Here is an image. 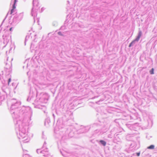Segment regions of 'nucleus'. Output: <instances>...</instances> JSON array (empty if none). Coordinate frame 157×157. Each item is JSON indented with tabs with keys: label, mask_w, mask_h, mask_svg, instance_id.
<instances>
[{
	"label": "nucleus",
	"mask_w": 157,
	"mask_h": 157,
	"mask_svg": "<svg viewBox=\"0 0 157 157\" xmlns=\"http://www.w3.org/2000/svg\"><path fill=\"white\" fill-rule=\"evenodd\" d=\"M16 2H17V0H15L14 2V4H16Z\"/></svg>",
	"instance_id": "11"
},
{
	"label": "nucleus",
	"mask_w": 157,
	"mask_h": 157,
	"mask_svg": "<svg viewBox=\"0 0 157 157\" xmlns=\"http://www.w3.org/2000/svg\"><path fill=\"white\" fill-rule=\"evenodd\" d=\"M141 36V32H140L139 33V34L138 36L140 37Z\"/></svg>",
	"instance_id": "5"
},
{
	"label": "nucleus",
	"mask_w": 157,
	"mask_h": 157,
	"mask_svg": "<svg viewBox=\"0 0 157 157\" xmlns=\"http://www.w3.org/2000/svg\"><path fill=\"white\" fill-rule=\"evenodd\" d=\"M12 28H11L10 29V31H12Z\"/></svg>",
	"instance_id": "12"
},
{
	"label": "nucleus",
	"mask_w": 157,
	"mask_h": 157,
	"mask_svg": "<svg viewBox=\"0 0 157 157\" xmlns=\"http://www.w3.org/2000/svg\"><path fill=\"white\" fill-rule=\"evenodd\" d=\"M11 79L10 78L9 79V81H8V84H9L10 82H11Z\"/></svg>",
	"instance_id": "9"
},
{
	"label": "nucleus",
	"mask_w": 157,
	"mask_h": 157,
	"mask_svg": "<svg viewBox=\"0 0 157 157\" xmlns=\"http://www.w3.org/2000/svg\"><path fill=\"white\" fill-rule=\"evenodd\" d=\"M100 142L104 146L106 144V142L103 140H101L100 141Z\"/></svg>",
	"instance_id": "1"
},
{
	"label": "nucleus",
	"mask_w": 157,
	"mask_h": 157,
	"mask_svg": "<svg viewBox=\"0 0 157 157\" xmlns=\"http://www.w3.org/2000/svg\"><path fill=\"white\" fill-rule=\"evenodd\" d=\"M134 42V41H133L129 45V47H131L132 46V44Z\"/></svg>",
	"instance_id": "4"
},
{
	"label": "nucleus",
	"mask_w": 157,
	"mask_h": 157,
	"mask_svg": "<svg viewBox=\"0 0 157 157\" xmlns=\"http://www.w3.org/2000/svg\"><path fill=\"white\" fill-rule=\"evenodd\" d=\"M147 148L148 149H154V146L152 145L147 147Z\"/></svg>",
	"instance_id": "2"
},
{
	"label": "nucleus",
	"mask_w": 157,
	"mask_h": 157,
	"mask_svg": "<svg viewBox=\"0 0 157 157\" xmlns=\"http://www.w3.org/2000/svg\"><path fill=\"white\" fill-rule=\"evenodd\" d=\"M15 4H14V3L13 5V9H14L16 8V6H15Z\"/></svg>",
	"instance_id": "6"
},
{
	"label": "nucleus",
	"mask_w": 157,
	"mask_h": 157,
	"mask_svg": "<svg viewBox=\"0 0 157 157\" xmlns=\"http://www.w3.org/2000/svg\"><path fill=\"white\" fill-rule=\"evenodd\" d=\"M139 39L138 38H136V39L135 40H134L133 41H134V42L136 41H138V40H139Z\"/></svg>",
	"instance_id": "8"
},
{
	"label": "nucleus",
	"mask_w": 157,
	"mask_h": 157,
	"mask_svg": "<svg viewBox=\"0 0 157 157\" xmlns=\"http://www.w3.org/2000/svg\"><path fill=\"white\" fill-rule=\"evenodd\" d=\"M137 38H138V39H139L140 37H139L138 36H137Z\"/></svg>",
	"instance_id": "13"
},
{
	"label": "nucleus",
	"mask_w": 157,
	"mask_h": 157,
	"mask_svg": "<svg viewBox=\"0 0 157 157\" xmlns=\"http://www.w3.org/2000/svg\"><path fill=\"white\" fill-rule=\"evenodd\" d=\"M14 10V9H12L11 10V14H12L13 13Z\"/></svg>",
	"instance_id": "7"
},
{
	"label": "nucleus",
	"mask_w": 157,
	"mask_h": 157,
	"mask_svg": "<svg viewBox=\"0 0 157 157\" xmlns=\"http://www.w3.org/2000/svg\"><path fill=\"white\" fill-rule=\"evenodd\" d=\"M150 73L151 74H154V69L152 68L151 69V70L150 71Z\"/></svg>",
	"instance_id": "3"
},
{
	"label": "nucleus",
	"mask_w": 157,
	"mask_h": 157,
	"mask_svg": "<svg viewBox=\"0 0 157 157\" xmlns=\"http://www.w3.org/2000/svg\"><path fill=\"white\" fill-rule=\"evenodd\" d=\"M140 152H139V153H136V154H137V155L138 156H140Z\"/></svg>",
	"instance_id": "10"
}]
</instances>
